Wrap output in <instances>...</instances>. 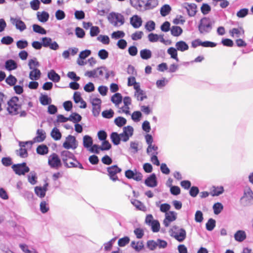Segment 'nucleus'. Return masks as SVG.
I'll list each match as a JSON object with an SVG mask.
<instances>
[{"instance_id":"obj_1","label":"nucleus","mask_w":253,"mask_h":253,"mask_svg":"<svg viewBox=\"0 0 253 253\" xmlns=\"http://www.w3.org/2000/svg\"><path fill=\"white\" fill-rule=\"evenodd\" d=\"M7 104L6 110L10 115H19L20 117H25L27 116L26 111L22 110V104L17 96L12 97L7 101Z\"/></svg>"},{"instance_id":"obj_2","label":"nucleus","mask_w":253,"mask_h":253,"mask_svg":"<svg viewBox=\"0 0 253 253\" xmlns=\"http://www.w3.org/2000/svg\"><path fill=\"white\" fill-rule=\"evenodd\" d=\"M62 161L65 167L68 168H79L83 169L82 165L75 158L74 155L71 152L64 150L60 154Z\"/></svg>"},{"instance_id":"obj_3","label":"nucleus","mask_w":253,"mask_h":253,"mask_svg":"<svg viewBox=\"0 0 253 253\" xmlns=\"http://www.w3.org/2000/svg\"><path fill=\"white\" fill-rule=\"evenodd\" d=\"M212 24L211 21L208 17L202 18L198 25V30L200 34H206L211 32L212 29Z\"/></svg>"},{"instance_id":"obj_4","label":"nucleus","mask_w":253,"mask_h":253,"mask_svg":"<svg viewBox=\"0 0 253 253\" xmlns=\"http://www.w3.org/2000/svg\"><path fill=\"white\" fill-rule=\"evenodd\" d=\"M109 22L114 26H119L124 24L125 19L120 13H111L108 17Z\"/></svg>"},{"instance_id":"obj_5","label":"nucleus","mask_w":253,"mask_h":253,"mask_svg":"<svg viewBox=\"0 0 253 253\" xmlns=\"http://www.w3.org/2000/svg\"><path fill=\"white\" fill-rule=\"evenodd\" d=\"M171 236L179 242L183 241L186 238V231L183 228H179L176 226H173L170 229Z\"/></svg>"},{"instance_id":"obj_6","label":"nucleus","mask_w":253,"mask_h":253,"mask_svg":"<svg viewBox=\"0 0 253 253\" xmlns=\"http://www.w3.org/2000/svg\"><path fill=\"white\" fill-rule=\"evenodd\" d=\"M48 164L50 168L58 169L62 166V163L58 155L55 153L48 157Z\"/></svg>"},{"instance_id":"obj_7","label":"nucleus","mask_w":253,"mask_h":253,"mask_svg":"<svg viewBox=\"0 0 253 253\" xmlns=\"http://www.w3.org/2000/svg\"><path fill=\"white\" fill-rule=\"evenodd\" d=\"M108 175L110 178L113 181L119 180L117 174L122 171V169L117 165H113L107 168Z\"/></svg>"},{"instance_id":"obj_8","label":"nucleus","mask_w":253,"mask_h":253,"mask_svg":"<svg viewBox=\"0 0 253 253\" xmlns=\"http://www.w3.org/2000/svg\"><path fill=\"white\" fill-rule=\"evenodd\" d=\"M12 168L15 173L19 175H24L30 170V169L26 166V163L25 162L22 164L13 165Z\"/></svg>"},{"instance_id":"obj_9","label":"nucleus","mask_w":253,"mask_h":253,"mask_svg":"<svg viewBox=\"0 0 253 253\" xmlns=\"http://www.w3.org/2000/svg\"><path fill=\"white\" fill-rule=\"evenodd\" d=\"M77 146L78 144L75 137L71 135H68L63 143V147L67 150L70 149H75Z\"/></svg>"},{"instance_id":"obj_10","label":"nucleus","mask_w":253,"mask_h":253,"mask_svg":"<svg viewBox=\"0 0 253 253\" xmlns=\"http://www.w3.org/2000/svg\"><path fill=\"white\" fill-rule=\"evenodd\" d=\"M125 176L128 179H133L136 181H141L143 175L141 173L138 171L136 169L133 170L131 169L126 170L125 171Z\"/></svg>"},{"instance_id":"obj_11","label":"nucleus","mask_w":253,"mask_h":253,"mask_svg":"<svg viewBox=\"0 0 253 253\" xmlns=\"http://www.w3.org/2000/svg\"><path fill=\"white\" fill-rule=\"evenodd\" d=\"M42 44L44 47H49L52 50H57L59 48V45L56 42H52L50 38L44 37L42 38Z\"/></svg>"},{"instance_id":"obj_12","label":"nucleus","mask_w":253,"mask_h":253,"mask_svg":"<svg viewBox=\"0 0 253 253\" xmlns=\"http://www.w3.org/2000/svg\"><path fill=\"white\" fill-rule=\"evenodd\" d=\"M177 218V213L173 211H169L166 212L165 218L164 220L163 223L165 227L169 226L170 223L175 220Z\"/></svg>"},{"instance_id":"obj_13","label":"nucleus","mask_w":253,"mask_h":253,"mask_svg":"<svg viewBox=\"0 0 253 253\" xmlns=\"http://www.w3.org/2000/svg\"><path fill=\"white\" fill-rule=\"evenodd\" d=\"M10 21L13 25H14L16 28L21 31H23L26 29V26L24 22L19 18H11Z\"/></svg>"},{"instance_id":"obj_14","label":"nucleus","mask_w":253,"mask_h":253,"mask_svg":"<svg viewBox=\"0 0 253 253\" xmlns=\"http://www.w3.org/2000/svg\"><path fill=\"white\" fill-rule=\"evenodd\" d=\"M37 136L34 138V142H42L46 138V133L44 130L42 129H38L37 130Z\"/></svg>"},{"instance_id":"obj_15","label":"nucleus","mask_w":253,"mask_h":253,"mask_svg":"<svg viewBox=\"0 0 253 253\" xmlns=\"http://www.w3.org/2000/svg\"><path fill=\"white\" fill-rule=\"evenodd\" d=\"M145 184L148 187H154L157 185V181L155 174H152L145 180Z\"/></svg>"},{"instance_id":"obj_16","label":"nucleus","mask_w":253,"mask_h":253,"mask_svg":"<svg viewBox=\"0 0 253 253\" xmlns=\"http://www.w3.org/2000/svg\"><path fill=\"white\" fill-rule=\"evenodd\" d=\"M130 22L131 25L134 28H138L140 27L142 23L141 18L137 15H133L130 18Z\"/></svg>"},{"instance_id":"obj_17","label":"nucleus","mask_w":253,"mask_h":253,"mask_svg":"<svg viewBox=\"0 0 253 253\" xmlns=\"http://www.w3.org/2000/svg\"><path fill=\"white\" fill-rule=\"evenodd\" d=\"M189 16H194L197 12V6L194 3L187 4L185 6Z\"/></svg>"},{"instance_id":"obj_18","label":"nucleus","mask_w":253,"mask_h":253,"mask_svg":"<svg viewBox=\"0 0 253 253\" xmlns=\"http://www.w3.org/2000/svg\"><path fill=\"white\" fill-rule=\"evenodd\" d=\"M224 191L222 186H212L210 190V195L212 196H218Z\"/></svg>"},{"instance_id":"obj_19","label":"nucleus","mask_w":253,"mask_h":253,"mask_svg":"<svg viewBox=\"0 0 253 253\" xmlns=\"http://www.w3.org/2000/svg\"><path fill=\"white\" fill-rule=\"evenodd\" d=\"M30 143L32 144V142L31 141H27L25 142H23V144H21L22 143H20L21 148L19 150L18 154L22 158H26L28 156V152L25 147V144Z\"/></svg>"},{"instance_id":"obj_20","label":"nucleus","mask_w":253,"mask_h":253,"mask_svg":"<svg viewBox=\"0 0 253 253\" xmlns=\"http://www.w3.org/2000/svg\"><path fill=\"white\" fill-rule=\"evenodd\" d=\"M175 47L177 50L180 51H184L188 49V45L184 41H180L175 43Z\"/></svg>"},{"instance_id":"obj_21","label":"nucleus","mask_w":253,"mask_h":253,"mask_svg":"<svg viewBox=\"0 0 253 253\" xmlns=\"http://www.w3.org/2000/svg\"><path fill=\"white\" fill-rule=\"evenodd\" d=\"M41 73L39 69L34 68L29 74V78L32 80H37L40 79Z\"/></svg>"},{"instance_id":"obj_22","label":"nucleus","mask_w":253,"mask_h":253,"mask_svg":"<svg viewBox=\"0 0 253 253\" xmlns=\"http://www.w3.org/2000/svg\"><path fill=\"white\" fill-rule=\"evenodd\" d=\"M5 67L7 70L11 71L16 69L17 68V65L14 60L9 59L5 62Z\"/></svg>"},{"instance_id":"obj_23","label":"nucleus","mask_w":253,"mask_h":253,"mask_svg":"<svg viewBox=\"0 0 253 253\" xmlns=\"http://www.w3.org/2000/svg\"><path fill=\"white\" fill-rule=\"evenodd\" d=\"M183 32L182 29L177 26H173L170 28L171 34L174 37H178L180 36Z\"/></svg>"},{"instance_id":"obj_24","label":"nucleus","mask_w":253,"mask_h":253,"mask_svg":"<svg viewBox=\"0 0 253 253\" xmlns=\"http://www.w3.org/2000/svg\"><path fill=\"white\" fill-rule=\"evenodd\" d=\"M48 78L55 83H58L60 80V76L53 70H50L48 73Z\"/></svg>"},{"instance_id":"obj_25","label":"nucleus","mask_w":253,"mask_h":253,"mask_svg":"<svg viewBox=\"0 0 253 253\" xmlns=\"http://www.w3.org/2000/svg\"><path fill=\"white\" fill-rule=\"evenodd\" d=\"M148 37L149 41L153 42H157L159 38L161 39V41L162 42H164L165 41L163 38V36L162 35L158 36L157 34L150 33L148 35Z\"/></svg>"},{"instance_id":"obj_26","label":"nucleus","mask_w":253,"mask_h":253,"mask_svg":"<svg viewBox=\"0 0 253 253\" xmlns=\"http://www.w3.org/2000/svg\"><path fill=\"white\" fill-rule=\"evenodd\" d=\"M234 237L236 241L242 242L246 239V235L245 231L239 230L235 234Z\"/></svg>"},{"instance_id":"obj_27","label":"nucleus","mask_w":253,"mask_h":253,"mask_svg":"<svg viewBox=\"0 0 253 253\" xmlns=\"http://www.w3.org/2000/svg\"><path fill=\"white\" fill-rule=\"evenodd\" d=\"M37 17L38 20L42 22H46L49 18V14L47 12L43 11L42 13L38 12L37 13Z\"/></svg>"},{"instance_id":"obj_28","label":"nucleus","mask_w":253,"mask_h":253,"mask_svg":"<svg viewBox=\"0 0 253 253\" xmlns=\"http://www.w3.org/2000/svg\"><path fill=\"white\" fill-rule=\"evenodd\" d=\"M131 246L136 251L139 252L144 248V245L142 241H132L131 243Z\"/></svg>"},{"instance_id":"obj_29","label":"nucleus","mask_w":253,"mask_h":253,"mask_svg":"<svg viewBox=\"0 0 253 253\" xmlns=\"http://www.w3.org/2000/svg\"><path fill=\"white\" fill-rule=\"evenodd\" d=\"M110 138L114 145H119L120 143L121 138L120 134L117 132H113L111 134Z\"/></svg>"},{"instance_id":"obj_30","label":"nucleus","mask_w":253,"mask_h":253,"mask_svg":"<svg viewBox=\"0 0 253 253\" xmlns=\"http://www.w3.org/2000/svg\"><path fill=\"white\" fill-rule=\"evenodd\" d=\"M93 144L92 138L88 135H85L83 138V145L85 148H90Z\"/></svg>"},{"instance_id":"obj_31","label":"nucleus","mask_w":253,"mask_h":253,"mask_svg":"<svg viewBox=\"0 0 253 253\" xmlns=\"http://www.w3.org/2000/svg\"><path fill=\"white\" fill-rule=\"evenodd\" d=\"M244 29L241 27L239 28H233L230 31V35L232 37H234V35H235L237 37H239L240 35H244Z\"/></svg>"},{"instance_id":"obj_32","label":"nucleus","mask_w":253,"mask_h":253,"mask_svg":"<svg viewBox=\"0 0 253 253\" xmlns=\"http://www.w3.org/2000/svg\"><path fill=\"white\" fill-rule=\"evenodd\" d=\"M111 101L116 105L118 106L122 101V96L119 93H116L114 94L112 98Z\"/></svg>"},{"instance_id":"obj_33","label":"nucleus","mask_w":253,"mask_h":253,"mask_svg":"<svg viewBox=\"0 0 253 253\" xmlns=\"http://www.w3.org/2000/svg\"><path fill=\"white\" fill-rule=\"evenodd\" d=\"M51 136L55 140H58L61 138V133L57 128L54 127L51 132Z\"/></svg>"},{"instance_id":"obj_34","label":"nucleus","mask_w":253,"mask_h":253,"mask_svg":"<svg viewBox=\"0 0 253 253\" xmlns=\"http://www.w3.org/2000/svg\"><path fill=\"white\" fill-rule=\"evenodd\" d=\"M140 54L141 57L143 59H148L152 56L151 51L147 49H142L140 51Z\"/></svg>"},{"instance_id":"obj_35","label":"nucleus","mask_w":253,"mask_h":253,"mask_svg":"<svg viewBox=\"0 0 253 253\" xmlns=\"http://www.w3.org/2000/svg\"><path fill=\"white\" fill-rule=\"evenodd\" d=\"M243 198L248 200H253V192L250 187H246L245 189Z\"/></svg>"},{"instance_id":"obj_36","label":"nucleus","mask_w":253,"mask_h":253,"mask_svg":"<svg viewBox=\"0 0 253 253\" xmlns=\"http://www.w3.org/2000/svg\"><path fill=\"white\" fill-rule=\"evenodd\" d=\"M41 103L43 105H49L51 102V99L47 95H42L40 97Z\"/></svg>"},{"instance_id":"obj_37","label":"nucleus","mask_w":253,"mask_h":253,"mask_svg":"<svg viewBox=\"0 0 253 253\" xmlns=\"http://www.w3.org/2000/svg\"><path fill=\"white\" fill-rule=\"evenodd\" d=\"M69 118L70 121H72L74 123H77L82 120L81 116L76 113H73L70 115Z\"/></svg>"},{"instance_id":"obj_38","label":"nucleus","mask_w":253,"mask_h":253,"mask_svg":"<svg viewBox=\"0 0 253 253\" xmlns=\"http://www.w3.org/2000/svg\"><path fill=\"white\" fill-rule=\"evenodd\" d=\"M37 152L40 155H45L48 153V148L45 145H41L37 148Z\"/></svg>"},{"instance_id":"obj_39","label":"nucleus","mask_w":253,"mask_h":253,"mask_svg":"<svg viewBox=\"0 0 253 253\" xmlns=\"http://www.w3.org/2000/svg\"><path fill=\"white\" fill-rule=\"evenodd\" d=\"M177 49L174 47H171L168 49V53L170 55L171 58L178 61L177 57Z\"/></svg>"},{"instance_id":"obj_40","label":"nucleus","mask_w":253,"mask_h":253,"mask_svg":"<svg viewBox=\"0 0 253 253\" xmlns=\"http://www.w3.org/2000/svg\"><path fill=\"white\" fill-rule=\"evenodd\" d=\"M46 191V188H42L41 187H36L35 188V191L37 196L41 198L44 197L45 195V192Z\"/></svg>"},{"instance_id":"obj_41","label":"nucleus","mask_w":253,"mask_h":253,"mask_svg":"<svg viewBox=\"0 0 253 253\" xmlns=\"http://www.w3.org/2000/svg\"><path fill=\"white\" fill-rule=\"evenodd\" d=\"M115 124L119 127L124 126L126 123V120L122 117H118L114 120Z\"/></svg>"},{"instance_id":"obj_42","label":"nucleus","mask_w":253,"mask_h":253,"mask_svg":"<svg viewBox=\"0 0 253 253\" xmlns=\"http://www.w3.org/2000/svg\"><path fill=\"white\" fill-rule=\"evenodd\" d=\"M171 10L170 6L168 4H165L163 6L160 10V13L162 16H166L168 15Z\"/></svg>"},{"instance_id":"obj_43","label":"nucleus","mask_w":253,"mask_h":253,"mask_svg":"<svg viewBox=\"0 0 253 253\" xmlns=\"http://www.w3.org/2000/svg\"><path fill=\"white\" fill-rule=\"evenodd\" d=\"M33 29L35 32L42 35L45 34L46 33V30L37 24L33 25Z\"/></svg>"},{"instance_id":"obj_44","label":"nucleus","mask_w":253,"mask_h":253,"mask_svg":"<svg viewBox=\"0 0 253 253\" xmlns=\"http://www.w3.org/2000/svg\"><path fill=\"white\" fill-rule=\"evenodd\" d=\"M5 82L10 86H13L17 82L16 78L13 75H10L5 79Z\"/></svg>"},{"instance_id":"obj_45","label":"nucleus","mask_w":253,"mask_h":253,"mask_svg":"<svg viewBox=\"0 0 253 253\" xmlns=\"http://www.w3.org/2000/svg\"><path fill=\"white\" fill-rule=\"evenodd\" d=\"M215 226V221L212 218L209 219L206 224V229L209 231H211Z\"/></svg>"},{"instance_id":"obj_46","label":"nucleus","mask_w":253,"mask_h":253,"mask_svg":"<svg viewBox=\"0 0 253 253\" xmlns=\"http://www.w3.org/2000/svg\"><path fill=\"white\" fill-rule=\"evenodd\" d=\"M214 213L218 214L223 210V206L220 203H216L213 206Z\"/></svg>"},{"instance_id":"obj_47","label":"nucleus","mask_w":253,"mask_h":253,"mask_svg":"<svg viewBox=\"0 0 253 253\" xmlns=\"http://www.w3.org/2000/svg\"><path fill=\"white\" fill-rule=\"evenodd\" d=\"M129 237L126 236L118 240V244L120 247H124L129 242Z\"/></svg>"},{"instance_id":"obj_48","label":"nucleus","mask_w":253,"mask_h":253,"mask_svg":"<svg viewBox=\"0 0 253 253\" xmlns=\"http://www.w3.org/2000/svg\"><path fill=\"white\" fill-rule=\"evenodd\" d=\"M150 226H151L152 230L154 232H157L160 230V224L157 220H155Z\"/></svg>"},{"instance_id":"obj_49","label":"nucleus","mask_w":253,"mask_h":253,"mask_svg":"<svg viewBox=\"0 0 253 253\" xmlns=\"http://www.w3.org/2000/svg\"><path fill=\"white\" fill-rule=\"evenodd\" d=\"M135 95L137 97V100L140 101H142L144 99L147 98L145 93L142 90H138L137 92H135Z\"/></svg>"},{"instance_id":"obj_50","label":"nucleus","mask_w":253,"mask_h":253,"mask_svg":"<svg viewBox=\"0 0 253 253\" xmlns=\"http://www.w3.org/2000/svg\"><path fill=\"white\" fill-rule=\"evenodd\" d=\"M158 4V1L157 0H148L146 3V6L148 8H153L157 6Z\"/></svg>"},{"instance_id":"obj_51","label":"nucleus","mask_w":253,"mask_h":253,"mask_svg":"<svg viewBox=\"0 0 253 253\" xmlns=\"http://www.w3.org/2000/svg\"><path fill=\"white\" fill-rule=\"evenodd\" d=\"M13 42V39L10 36L3 37L1 40V42L2 44L9 45Z\"/></svg>"},{"instance_id":"obj_52","label":"nucleus","mask_w":253,"mask_h":253,"mask_svg":"<svg viewBox=\"0 0 253 253\" xmlns=\"http://www.w3.org/2000/svg\"><path fill=\"white\" fill-rule=\"evenodd\" d=\"M123 132L125 133L126 132V134H127V135L130 137L133 135V128L130 126H125L123 128Z\"/></svg>"},{"instance_id":"obj_53","label":"nucleus","mask_w":253,"mask_h":253,"mask_svg":"<svg viewBox=\"0 0 253 253\" xmlns=\"http://www.w3.org/2000/svg\"><path fill=\"white\" fill-rule=\"evenodd\" d=\"M101 146H100V149L102 151L108 150L111 148V145L108 141L106 140H103Z\"/></svg>"},{"instance_id":"obj_54","label":"nucleus","mask_w":253,"mask_h":253,"mask_svg":"<svg viewBox=\"0 0 253 253\" xmlns=\"http://www.w3.org/2000/svg\"><path fill=\"white\" fill-rule=\"evenodd\" d=\"M131 5L136 9L142 7V1L141 0H130Z\"/></svg>"},{"instance_id":"obj_55","label":"nucleus","mask_w":253,"mask_h":253,"mask_svg":"<svg viewBox=\"0 0 253 253\" xmlns=\"http://www.w3.org/2000/svg\"><path fill=\"white\" fill-rule=\"evenodd\" d=\"M147 246L150 250L153 251L158 247V244L154 240H149L147 242Z\"/></svg>"},{"instance_id":"obj_56","label":"nucleus","mask_w":253,"mask_h":253,"mask_svg":"<svg viewBox=\"0 0 253 253\" xmlns=\"http://www.w3.org/2000/svg\"><path fill=\"white\" fill-rule=\"evenodd\" d=\"M201 12L204 14H207L210 12V11L211 10L210 6L207 4V3H204L202 5L201 7Z\"/></svg>"},{"instance_id":"obj_57","label":"nucleus","mask_w":253,"mask_h":253,"mask_svg":"<svg viewBox=\"0 0 253 253\" xmlns=\"http://www.w3.org/2000/svg\"><path fill=\"white\" fill-rule=\"evenodd\" d=\"M143 33L142 31H137L131 35V39L133 41H137L142 38Z\"/></svg>"},{"instance_id":"obj_58","label":"nucleus","mask_w":253,"mask_h":253,"mask_svg":"<svg viewBox=\"0 0 253 253\" xmlns=\"http://www.w3.org/2000/svg\"><path fill=\"white\" fill-rule=\"evenodd\" d=\"M158 147L155 145H151L148 146L147 149V152L148 154L151 153V155H154L155 153H158Z\"/></svg>"},{"instance_id":"obj_59","label":"nucleus","mask_w":253,"mask_h":253,"mask_svg":"<svg viewBox=\"0 0 253 253\" xmlns=\"http://www.w3.org/2000/svg\"><path fill=\"white\" fill-rule=\"evenodd\" d=\"M40 210L43 213H46L49 210V207L45 201H42L40 203Z\"/></svg>"},{"instance_id":"obj_60","label":"nucleus","mask_w":253,"mask_h":253,"mask_svg":"<svg viewBox=\"0 0 253 253\" xmlns=\"http://www.w3.org/2000/svg\"><path fill=\"white\" fill-rule=\"evenodd\" d=\"M100 32L99 28L97 26H91L90 30V35L91 37L96 36Z\"/></svg>"},{"instance_id":"obj_61","label":"nucleus","mask_w":253,"mask_h":253,"mask_svg":"<svg viewBox=\"0 0 253 253\" xmlns=\"http://www.w3.org/2000/svg\"><path fill=\"white\" fill-rule=\"evenodd\" d=\"M40 2L39 0H33L30 2V5L32 8L34 10H37L40 8Z\"/></svg>"},{"instance_id":"obj_62","label":"nucleus","mask_w":253,"mask_h":253,"mask_svg":"<svg viewBox=\"0 0 253 253\" xmlns=\"http://www.w3.org/2000/svg\"><path fill=\"white\" fill-rule=\"evenodd\" d=\"M98 55L100 59L104 60L108 58V52L105 49H101L98 51Z\"/></svg>"},{"instance_id":"obj_63","label":"nucleus","mask_w":253,"mask_h":253,"mask_svg":"<svg viewBox=\"0 0 253 253\" xmlns=\"http://www.w3.org/2000/svg\"><path fill=\"white\" fill-rule=\"evenodd\" d=\"M195 220L197 222H201L203 220V213L200 211H197L195 215Z\"/></svg>"},{"instance_id":"obj_64","label":"nucleus","mask_w":253,"mask_h":253,"mask_svg":"<svg viewBox=\"0 0 253 253\" xmlns=\"http://www.w3.org/2000/svg\"><path fill=\"white\" fill-rule=\"evenodd\" d=\"M145 28L149 32L154 30L155 28V22L153 21L147 22L145 25Z\"/></svg>"}]
</instances>
